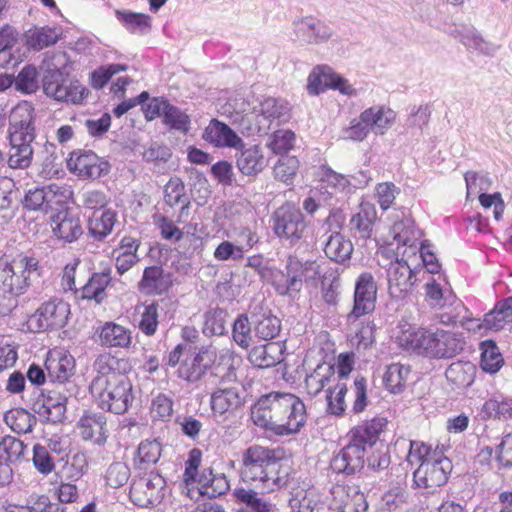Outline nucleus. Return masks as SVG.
<instances>
[{"label": "nucleus", "mask_w": 512, "mask_h": 512, "mask_svg": "<svg viewBox=\"0 0 512 512\" xmlns=\"http://www.w3.org/2000/svg\"><path fill=\"white\" fill-rule=\"evenodd\" d=\"M164 201L170 207L181 205V213L190 206L184 182L179 177H171L164 187Z\"/></svg>", "instance_id": "obj_48"}, {"label": "nucleus", "mask_w": 512, "mask_h": 512, "mask_svg": "<svg viewBox=\"0 0 512 512\" xmlns=\"http://www.w3.org/2000/svg\"><path fill=\"white\" fill-rule=\"evenodd\" d=\"M51 222L54 235L66 243L76 241L83 234L79 216L68 209L58 211L51 217Z\"/></svg>", "instance_id": "obj_27"}, {"label": "nucleus", "mask_w": 512, "mask_h": 512, "mask_svg": "<svg viewBox=\"0 0 512 512\" xmlns=\"http://www.w3.org/2000/svg\"><path fill=\"white\" fill-rule=\"evenodd\" d=\"M32 463L36 471L43 476L51 474L56 468V458L41 443L33 445Z\"/></svg>", "instance_id": "obj_61"}, {"label": "nucleus", "mask_w": 512, "mask_h": 512, "mask_svg": "<svg viewBox=\"0 0 512 512\" xmlns=\"http://www.w3.org/2000/svg\"><path fill=\"white\" fill-rule=\"evenodd\" d=\"M337 512H367L366 495L358 486H335L331 490Z\"/></svg>", "instance_id": "obj_26"}, {"label": "nucleus", "mask_w": 512, "mask_h": 512, "mask_svg": "<svg viewBox=\"0 0 512 512\" xmlns=\"http://www.w3.org/2000/svg\"><path fill=\"white\" fill-rule=\"evenodd\" d=\"M95 335L102 346L109 348H128L132 341L131 331L112 321L97 327Z\"/></svg>", "instance_id": "obj_33"}, {"label": "nucleus", "mask_w": 512, "mask_h": 512, "mask_svg": "<svg viewBox=\"0 0 512 512\" xmlns=\"http://www.w3.org/2000/svg\"><path fill=\"white\" fill-rule=\"evenodd\" d=\"M167 492L166 479L157 471H151L131 484L129 499L135 506L150 508L159 505Z\"/></svg>", "instance_id": "obj_7"}, {"label": "nucleus", "mask_w": 512, "mask_h": 512, "mask_svg": "<svg viewBox=\"0 0 512 512\" xmlns=\"http://www.w3.org/2000/svg\"><path fill=\"white\" fill-rule=\"evenodd\" d=\"M236 150V167L242 175L256 177L267 167L268 161L259 145L247 146L243 142Z\"/></svg>", "instance_id": "obj_24"}, {"label": "nucleus", "mask_w": 512, "mask_h": 512, "mask_svg": "<svg viewBox=\"0 0 512 512\" xmlns=\"http://www.w3.org/2000/svg\"><path fill=\"white\" fill-rule=\"evenodd\" d=\"M217 358L216 349L202 346L197 352H189L178 368V376L191 383L199 381L213 366Z\"/></svg>", "instance_id": "obj_14"}, {"label": "nucleus", "mask_w": 512, "mask_h": 512, "mask_svg": "<svg viewBox=\"0 0 512 512\" xmlns=\"http://www.w3.org/2000/svg\"><path fill=\"white\" fill-rule=\"evenodd\" d=\"M287 407L281 412L277 424L272 428L276 436H292L298 434L307 422V411L304 402L295 394L287 393Z\"/></svg>", "instance_id": "obj_12"}, {"label": "nucleus", "mask_w": 512, "mask_h": 512, "mask_svg": "<svg viewBox=\"0 0 512 512\" xmlns=\"http://www.w3.org/2000/svg\"><path fill=\"white\" fill-rule=\"evenodd\" d=\"M199 491L208 498H217L224 495L230 488L229 481L224 474H213L211 469L204 470L199 476Z\"/></svg>", "instance_id": "obj_41"}, {"label": "nucleus", "mask_w": 512, "mask_h": 512, "mask_svg": "<svg viewBox=\"0 0 512 512\" xmlns=\"http://www.w3.org/2000/svg\"><path fill=\"white\" fill-rule=\"evenodd\" d=\"M278 347L275 344H266L253 347L249 354V362L257 368H269L279 363L280 358L276 355Z\"/></svg>", "instance_id": "obj_51"}, {"label": "nucleus", "mask_w": 512, "mask_h": 512, "mask_svg": "<svg viewBox=\"0 0 512 512\" xmlns=\"http://www.w3.org/2000/svg\"><path fill=\"white\" fill-rule=\"evenodd\" d=\"M138 288L146 294H161L166 291L168 285L163 268L157 265L146 267L138 283Z\"/></svg>", "instance_id": "obj_44"}, {"label": "nucleus", "mask_w": 512, "mask_h": 512, "mask_svg": "<svg viewBox=\"0 0 512 512\" xmlns=\"http://www.w3.org/2000/svg\"><path fill=\"white\" fill-rule=\"evenodd\" d=\"M162 122L169 130H175L182 133H187L191 127L190 116L170 102L164 112Z\"/></svg>", "instance_id": "obj_56"}, {"label": "nucleus", "mask_w": 512, "mask_h": 512, "mask_svg": "<svg viewBox=\"0 0 512 512\" xmlns=\"http://www.w3.org/2000/svg\"><path fill=\"white\" fill-rule=\"evenodd\" d=\"M71 314L70 304L61 298L44 301L27 319L33 333L51 332L63 328Z\"/></svg>", "instance_id": "obj_5"}, {"label": "nucleus", "mask_w": 512, "mask_h": 512, "mask_svg": "<svg viewBox=\"0 0 512 512\" xmlns=\"http://www.w3.org/2000/svg\"><path fill=\"white\" fill-rule=\"evenodd\" d=\"M14 79L15 90L22 94H33L39 88L38 71L34 65H25Z\"/></svg>", "instance_id": "obj_60"}, {"label": "nucleus", "mask_w": 512, "mask_h": 512, "mask_svg": "<svg viewBox=\"0 0 512 512\" xmlns=\"http://www.w3.org/2000/svg\"><path fill=\"white\" fill-rule=\"evenodd\" d=\"M127 361L110 353L100 354L94 361L97 372L89 391L98 408L116 415L126 413L134 401L133 385L125 374Z\"/></svg>", "instance_id": "obj_1"}, {"label": "nucleus", "mask_w": 512, "mask_h": 512, "mask_svg": "<svg viewBox=\"0 0 512 512\" xmlns=\"http://www.w3.org/2000/svg\"><path fill=\"white\" fill-rule=\"evenodd\" d=\"M348 392L346 383L338 382L326 390V412L337 417L343 416L346 410L345 396Z\"/></svg>", "instance_id": "obj_55"}, {"label": "nucleus", "mask_w": 512, "mask_h": 512, "mask_svg": "<svg viewBox=\"0 0 512 512\" xmlns=\"http://www.w3.org/2000/svg\"><path fill=\"white\" fill-rule=\"evenodd\" d=\"M273 231L276 236L285 239L290 245H296L303 238L307 225L300 208L286 202L273 214Z\"/></svg>", "instance_id": "obj_8"}, {"label": "nucleus", "mask_w": 512, "mask_h": 512, "mask_svg": "<svg viewBox=\"0 0 512 512\" xmlns=\"http://www.w3.org/2000/svg\"><path fill=\"white\" fill-rule=\"evenodd\" d=\"M252 326V320H249L246 313L239 314L232 324V340L244 350H248L253 344Z\"/></svg>", "instance_id": "obj_49"}, {"label": "nucleus", "mask_w": 512, "mask_h": 512, "mask_svg": "<svg viewBox=\"0 0 512 512\" xmlns=\"http://www.w3.org/2000/svg\"><path fill=\"white\" fill-rule=\"evenodd\" d=\"M387 425V418L382 416L364 420L348 432V441L367 454L369 449L384 443V441H381L380 436L385 431Z\"/></svg>", "instance_id": "obj_15"}, {"label": "nucleus", "mask_w": 512, "mask_h": 512, "mask_svg": "<svg viewBox=\"0 0 512 512\" xmlns=\"http://www.w3.org/2000/svg\"><path fill=\"white\" fill-rule=\"evenodd\" d=\"M116 19L131 34H148L152 29V18L148 14L130 10H116Z\"/></svg>", "instance_id": "obj_39"}, {"label": "nucleus", "mask_w": 512, "mask_h": 512, "mask_svg": "<svg viewBox=\"0 0 512 512\" xmlns=\"http://www.w3.org/2000/svg\"><path fill=\"white\" fill-rule=\"evenodd\" d=\"M317 274V265L313 260H301L296 255H288L284 269L275 268L268 281L280 296L295 297L304 283Z\"/></svg>", "instance_id": "obj_2"}, {"label": "nucleus", "mask_w": 512, "mask_h": 512, "mask_svg": "<svg viewBox=\"0 0 512 512\" xmlns=\"http://www.w3.org/2000/svg\"><path fill=\"white\" fill-rule=\"evenodd\" d=\"M80 435L83 440L92 441L99 446L104 445L107 441V418L100 412L84 413L78 423Z\"/></svg>", "instance_id": "obj_28"}, {"label": "nucleus", "mask_w": 512, "mask_h": 512, "mask_svg": "<svg viewBox=\"0 0 512 512\" xmlns=\"http://www.w3.org/2000/svg\"><path fill=\"white\" fill-rule=\"evenodd\" d=\"M295 475L294 469L275 454L262 474L263 479L258 482L262 484V488L267 492H275L281 489L290 490L295 484Z\"/></svg>", "instance_id": "obj_21"}, {"label": "nucleus", "mask_w": 512, "mask_h": 512, "mask_svg": "<svg viewBox=\"0 0 512 512\" xmlns=\"http://www.w3.org/2000/svg\"><path fill=\"white\" fill-rule=\"evenodd\" d=\"M452 470L453 464L450 459H443L431 467L427 464H420L413 473V481L417 488H423L428 493H433L448 482Z\"/></svg>", "instance_id": "obj_20"}, {"label": "nucleus", "mask_w": 512, "mask_h": 512, "mask_svg": "<svg viewBox=\"0 0 512 512\" xmlns=\"http://www.w3.org/2000/svg\"><path fill=\"white\" fill-rule=\"evenodd\" d=\"M30 282L19 271L15 270L13 262L0 263V292L4 297H18L27 292Z\"/></svg>", "instance_id": "obj_32"}, {"label": "nucleus", "mask_w": 512, "mask_h": 512, "mask_svg": "<svg viewBox=\"0 0 512 512\" xmlns=\"http://www.w3.org/2000/svg\"><path fill=\"white\" fill-rule=\"evenodd\" d=\"M111 282V272L109 269L93 273L87 283L81 288L80 297L87 300H95L101 303L105 297V289Z\"/></svg>", "instance_id": "obj_43"}, {"label": "nucleus", "mask_w": 512, "mask_h": 512, "mask_svg": "<svg viewBox=\"0 0 512 512\" xmlns=\"http://www.w3.org/2000/svg\"><path fill=\"white\" fill-rule=\"evenodd\" d=\"M388 293L396 301L408 299L417 282L416 271L406 260L396 258L387 269Z\"/></svg>", "instance_id": "obj_10"}, {"label": "nucleus", "mask_w": 512, "mask_h": 512, "mask_svg": "<svg viewBox=\"0 0 512 512\" xmlns=\"http://www.w3.org/2000/svg\"><path fill=\"white\" fill-rule=\"evenodd\" d=\"M390 233L398 247L406 246L410 249H417L420 245L422 232L410 218L396 221L392 225Z\"/></svg>", "instance_id": "obj_36"}, {"label": "nucleus", "mask_w": 512, "mask_h": 512, "mask_svg": "<svg viewBox=\"0 0 512 512\" xmlns=\"http://www.w3.org/2000/svg\"><path fill=\"white\" fill-rule=\"evenodd\" d=\"M70 68L69 59L59 68H48L42 77V88L48 97L56 101L80 104L86 97L87 89L78 80L66 84Z\"/></svg>", "instance_id": "obj_3"}, {"label": "nucleus", "mask_w": 512, "mask_h": 512, "mask_svg": "<svg viewBox=\"0 0 512 512\" xmlns=\"http://www.w3.org/2000/svg\"><path fill=\"white\" fill-rule=\"evenodd\" d=\"M424 301L435 310H442L452 306L456 300V294L446 275L438 274L435 276H427L423 285Z\"/></svg>", "instance_id": "obj_17"}, {"label": "nucleus", "mask_w": 512, "mask_h": 512, "mask_svg": "<svg viewBox=\"0 0 512 512\" xmlns=\"http://www.w3.org/2000/svg\"><path fill=\"white\" fill-rule=\"evenodd\" d=\"M319 171V180L323 184H326V187L332 188L334 192L351 193V183L349 182L348 176L334 171L325 164L319 167Z\"/></svg>", "instance_id": "obj_59"}, {"label": "nucleus", "mask_w": 512, "mask_h": 512, "mask_svg": "<svg viewBox=\"0 0 512 512\" xmlns=\"http://www.w3.org/2000/svg\"><path fill=\"white\" fill-rule=\"evenodd\" d=\"M391 464V456L388 446L380 443L379 446L369 449L365 456V467L372 473H380L387 470Z\"/></svg>", "instance_id": "obj_57"}, {"label": "nucleus", "mask_w": 512, "mask_h": 512, "mask_svg": "<svg viewBox=\"0 0 512 512\" xmlns=\"http://www.w3.org/2000/svg\"><path fill=\"white\" fill-rule=\"evenodd\" d=\"M251 319L255 336L261 340H272L281 331V320L273 315L269 308L254 307L251 311Z\"/></svg>", "instance_id": "obj_30"}, {"label": "nucleus", "mask_w": 512, "mask_h": 512, "mask_svg": "<svg viewBox=\"0 0 512 512\" xmlns=\"http://www.w3.org/2000/svg\"><path fill=\"white\" fill-rule=\"evenodd\" d=\"M377 219V211L375 205L363 201L359 205V210L355 213L349 222L350 230L355 237L361 239H369L372 236L373 226Z\"/></svg>", "instance_id": "obj_35"}, {"label": "nucleus", "mask_w": 512, "mask_h": 512, "mask_svg": "<svg viewBox=\"0 0 512 512\" xmlns=\"http://www.w3.org/2000/svg\"><path fill=\"white\" fill-rule=\"evenodd\" d=\"M229 313L226 309L213 307L203 314L202 333L206 337L224 336L227 334V319Z\"/></svg>", "instance_id": "obj_38"}, {"label": "nucleus", "mask_w": 512, "mask_h": 512, "mask_svg": "<svg viewBox=\"0 0 512 512\" xmlns=\"http://www.w3.org/2000/svg\"><path fill=\"white\" fill-rule=\"evenodd\" d=\"M480 415L483 420L512 419V398L497 396L486 400L482 405Z\"/></svg>", "instance_id": "obj_45"}, {"label": "nucleus", "mask_w": 512, "mask_h": 512, "mask_svg": "<svg viewBox=\"0 0 512 512\" xmlns=\"http://www.w3.org/2000/svg\"><path fill=\"white\" fill-rule=\"evenodd\" d=\"M68 168L80 178L99 179L106 176L111 169L110 163L99 157L92 150L78 149L69 154Z\"/></svg>", "instance_id": "obj_11"}, {"label": "nucleus", "mask_w": 512, "mask_h": 512, "mask_svg": "<svg viewBox=\"0 0 512 512\" xmlns=\"http://www.w3.org/2000/svg\"><path fill=\"white\" fill-rule=\"evenodd\" d=\"M172 149L163 143L153 142L142 153L145 162L154 167H160L166 164L172 158Z\"/></svg>", "instance_id": "obj_64"}, {"label": "nucleus", "mask_w": 512, "mask_h": 512, "mask_svg": "<svg viewBox=\"0 0 512 512\" xmlns=\"http://www.w3.org/2000/svg\"><path fill=\"white\" fill-rule=\"evenodd\" d=\"M233 496L236 502L243 506V509L250 512H274L276 510L274 504L261 498L258 492L252 489L237 487L233 490Z\"/></svg>", "instance_id": "obj_40"}, {"label": "nucleus", "mask_w": 512, "mask_h": 512, "mask_svg": "<svg viewBox=\"0 0 512 512\" xmlns=\"http://www.w3.org/2000/svg\"><path fill=\"white\" fill-rule=\"evenodd\" d=\"M440 329L420 327L409 333L406 345L409 349L431 359H438Z\"/></svg>", "instance_id": "obj_25"}, {"label": "nucleus", "mask_w": 512, "mask_h": 512, "mask_svg": "<svg viewBox=\"0 0 512 512\" xmlns=\"http://www.w3.org/2000/svg\"><path fill=\"white\" fill-rule=\"evenodd\" d=\"M378 286L371 272H361L355 280L353 302L346 315V324L355 325L360 319L371 316L377 303Z\"/></svg>", "instance_id": "obj_6"}, {"label": "nucleus", "mask_w": 512, "mask_h": 512, "mask_svg": "<svg viewBox=\"0 0 512 512\" xmlns=\"http://www.w3.org/2000/svg\"><path fill=\"white\" fill-rule=\"evenodd\" d=\"M159 325V305L157 302H152L143 306V311L140 314L138 329L146 336L155 335Z\"/></svg>", "instance_id": "obj_63"}, {"label": "nucleus", "mask_w": 512, "mask_h": 512, "mask_svg": "<svg viewBox=\"0 0 512 512\" xmlns=\"http://www.w3.org/2000/svg\"><path fill=\"white\" fill-rule=\"evenodd\" d=\"M36 138V111L30 101L22 100L11 110L8 136Z\"/></svg>", "instance_id": "obj_18"}, {"label": "nucleus", "mask_w": 512, "mask_h": 512, "mask_svg": "<svg viewBox=\"0 0 512 512\" xmlns=\"http://www.w3.org/2000/svg\"><path fill=\"white\" fill-rule=\"evenodd\" d=\"M323 250L331 261L344 264L351 258L353 244L341 233L334 232L327 238Z\"/></svg>", "instance_id": "obj_37"}, {"label": "nucleus", "mask_w": 512, "mask_h": 512, "mask_svg": "<svg viewBox=\"0 0 512 512\" xmlns=\"http://www.w3.org/2000/svg\"><path fill=\"white\" fill-rule=\"evenodd\" d=\"M334 71L326 66H316L308 76L307 89L311 95H319L330 89Z\"/></svg>", "instance_id": "obj_54"}, {"label": "nucleus", "mask_w": 512, "mask_h": 512, "mask_svg": "<svg viewBox=\"0 0 512 512\" xmlns=\"http://www.w3.org/2000/svg\"><path fill=\"white\" fill-rule=\"evenodd\" d=\"M299 169V160L295 156L281 155L275 163L273 172L276 179L292 184Z\"/></svg>", "instance_id": "obj_62"}, {"label": "nucleus", "mask_w": 512, "mask_h": 512, "mask_svg": "<svg viewBox=\"0 0 512 512\" xmlns=\"http://www.w3.org/2000/svg\"><path fill=\"white\" fill-rule=\"evenodd\" d=\"M276 454L274 449L260 445H251L242 453L240 464V478L243 482H258L263 479L262 474Z\"/></svg>", "instance_id": "obj_13"}, {"label": "nucleus", "mask_w": 512, "mask_h": 512, "mask_svg": "<svg viewBox=\"0 0 512 512\" xmlns=\"http://www.w3.org/2000/svg\"><path fill=\"white\" fill-rule=\"evenodd\" d=\"M245 404L244 392L237 387L218 388L211 393L210 407L214 417L227 420Z\"/></svg>", "instance_id": "obj_19"}, {"label": "nucleus", "mask_w": 512, "mask_h": 512, "mask_svg": "<svg viewBox=\"0 0 512 512\" xmlns=\"http://www.w3.org/2000/svg\"><path fill=\"white\" fill-rule=\"evenodd\" d=\"M35 414L24 408H15L4 414V422L16 433L26 434L36 425Z\"/></svg>", "instance_id": "obj_47"}, {"label": "nucleus", "mask_w": 512, "mask_h": 512, "mask_svg": "<svg viewBox=\"0 0 512 512\" xmlns=\"http://www.w3.org/2000/svg\"><path fill=\"white\" fill-rule=\"evenodd\" d=\"M293 25L297 38L309 45L325 44L336 35L328 23L311 15L294 21Z\"/></svg>", "instance_id": "obj_16"}, {"label": "nucleus", "mask_w": 512, "mask_h": 512, "mask_svg": "<svg viewBox=\"0 0 512 512\" xmlns=\"http://www.w3.org/2000/svg\"><path fill=\"white\" fill-rule=\"evenodd\" d=\"M31 410L38 415L42 423L57 424L63 422L67 409L65 404L51 395L48 390L42 389L34 399Z\"/></svg>", "instance_id": "obj_23"}, {"label": "nucleus", "mask_w": 512, "mask_h": 512, "mask_svg": "<svg viewBox=\"0 0 512 512\" xmlns=\"http://www.w3.org/2000/svg\"><path fill=\"white\" fill-rule=\"evenodd\" d=\"M366 453L354 444L348 443L335 453L330 461L333 473L345 477L354 476L365 468Z\"/></svg>", "instance_id": "obj_22"}, {"label": "nucleus", "mask_w": 512, "mask_h": 512, "mask_svg": "<svg viewBox=\"0 0 512 512\" xmlns=\"http://www.w3.org/2000/svg\"><path fill=\"white\" fill-rule=\"evenodd\" d=\"M116 221L117 214L112 209L103 210L99 215L93 213L88 221V231L95 240L102 241L112 232Z\"/></svg>", "instance_id": "obj_42"}, {"label": "nucleus", "mask_w": 512, "mask_h": 512, "mask_svg": "<svg viewBox=\"0 0 512 512\" xmlns=\"http://www.w3.org/2000/svg\"><path fill=\"white\" fill-rule=\"evenodd\" d=\"M396 119V114L385 106H372L354 118L344 130L345 138L352 141H363L370 132L383 135Z\"/></svg>", "instance_id": "obj_4"}, {"label": "nucleus", "mask_w": 512, "mask_h": 512, "mask_svg": "<svg viewBox=\"0 0 512 512\" xmlns=\"http://www.w3.org/2000/svg\"><path fill=\"white\" fill-rule=\"evenodd\" d=\"M60 39L55 27L43 26L30 29L27 34V43L34 50H41L54 45Z\"/></svg>", "instance_id": "obj_53"}, {"label": "nucleus", "mask_w": 512, "mask_h": 512, "mask_svg": "<svg viewBox=\"0 0 512 512\" xmlns=\"http://www.w3.org/2000/svg\"><path fill=\"white\" fill-rule=\"evenodd\" d=\"M203 139L218 148L238 149L243 139L226 123L212 119L205 128Z\"/></svg>", "instance_id": "obj_29"}, {"label": "nucleus", "mask_w": 512, "mask_h": 512, "mask_svg": "<svg viewBox=\"0 0 512 512\" xmlns=\"http://www.w3.org/2000/svg\"><path fill=\"white\" fill-rule=\"evenodd\" d=\"M287 392L272 391L261 395L250 408L252 422L272 433L281 412L286 409Z\"/></svg>", "instance_id": "obj_9"}, {"label": "nucleus", "mask_w": 512, "mask_h": 512, "mask_svg": "<svg viewBox=\"0 0 512 512\" xmlns=\"http://www.w3.org/2000/svg\"><path fill=\"white\" fill-rule=\"evenodd\" d=\"M480 367L483 371L495 374L504 364V358L495 341L488 339L480 343Z\"/></svg>", "instance_id": "obj_46"}, {"label": "nucleus", "mask_w": 512, "mask_h": 512, "mask_svg": "<svg viewBox=\"0 0 512 512\" xmlns=\"http://www.w3.org/2000/svg\"><path fill=\"white\" fill-rule=\"evenodd\" d=\"M54 197L51 190H46L43 187L31 189L24 197L23 206L27 210L48 212L52 209L51 202Z\"/></svg>", "instance_id": "obj_58"}, {"label": "nucleus", "mask_w": 512, "mask_h": 512, "mask_svg": "<svg viewBox=\"0 0 512 512\" xmlns=\"http://www.w3.org/2000/svg\"><path fill=\"white\" fill-rule=\"evenodd\" d=\"M26 449L22 440L6 435L0 440V459L11 466L24 457Z\"/></svg>", "instance_id": "obj_52"}, {"label": "nucleus", "mask_w": 512, "mask_h": 512, "mask_svg": "<svg viewBox=\"0 0 512 512\" xmlns=\"http://www.w3.org/2000/svg\"><path fill=\"white\" fill-rule=\"evenodd\" d=\"M9 151L7 165L11 169H27L31 166L33 160L32 143L35 139L8 136Z\"/></svg>", "instance_id": "obj_31"}, {"label": "nucleus", "mask_w": 512, "mask_h": 512, "mask_svg": "<svg viewBox=\"0 0 512 512\" xmlns=\"http://www.w3.org/2000/svg\"><path fill=\"white\" fill-rule=\"evenodd\" d=\"M45 369L48 382L73 380L75 361L71 355L57 352L47 357Z\"/></svg>", "instance_id": "obj_34"}, {"label": "nucleus", "mask_w": 512, "mask_h": 512, "mask_svg": "<svg viewBox=\"0 0 512 512\" xmlns=\"http://www.w3.org/2000/svg\"><path fill=\"white\" fill-rule=\"evenodd\" d=\"M465 339L461 333L440 329L438 359L452 358L460 354L465 347Z\"/></svg>", "instance_id": "obj_50"}]
</instances>
